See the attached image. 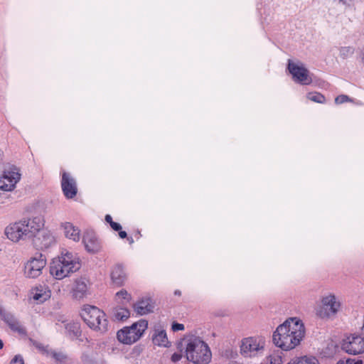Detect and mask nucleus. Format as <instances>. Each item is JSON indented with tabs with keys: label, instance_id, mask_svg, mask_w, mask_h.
Here are the masks:
<instances>
[{
	"label": "nucleus",
	"instance_id": "obj_1",
	"mask_svg": "<svg viewBox=\"0 0 364 364\" xmlns=\"http://www.w3.org/2000/svg\"><path fill=\"white\" fill-rule=\"evenodd\" d=\"M305 334L303 323L290 318L279 325L272 336L273 343L283 350H290L297 346Z\"/></svg>",
	"mask_w": 364,
	"mask_h": 364
},
{
	"label": "nucleus",
	"instance_id": "obj_2",
	"mask_svg": "<svg viewBox=\"0 0 364 364\" xmlns=\"http://www.w3.org/2000/svg\"><path fill=\"white\" fill-rule=\"evenodd\" d=\"M44 226V219L41 216L33 218L23 219L16 222L5 229V234L8 239L17 242L21 240L31 239L36 231Z\"/></svg>",
	"mask_w": 364,
	"mask_h": 364
},
{
	"label": "nucleus",
	"instance_id": "obj_3",
	"mask_svg": "<svg viewBox=\"0 0 364 364\" xmlns=\"http://www.w3.org/2000/svg\"><path fill=\"white\" fill-rule=\"evenodd\" d=\"M44 226V219L41 216L33 218L23 219L16 222L5 229V234L8 239L17 242L21 240L31 239L36 231Z\"/></svg>",
	"mask_w": 364,
	"mask_h": 364
},
{
	"label": "nucleus",
	"instance_id": "obj_4",
	"mask_svg": "<svg viewBox=\"0 0 364 364\" xmlns=\"http://www.w3.org/2000/svg\"><path fill=\"white\" fill-rule=\"evenodd\" d=\"M81 264L72 252L67 250L53 259L50 264V274L56 279H63L80 269Z\"/></svg>",
	"mask_w": 364,
	"mask_h": 364
},
{
	"label": "nucleus",
	"instance_id": "obj_5",
	"mask_svg": "<svg viewBox=\"0 0 364 364\" xmlns=\"http://www.w3.org/2000/svg\"><path fill=\"white\" fill-rule=\"evenodd\" d=\"M80 316L84 322L92 330L105 333L108 331V320L105 313L95 306L86 305Z\"/></svg>",
	"mask_w": 364,
	"mask_h": 364
},
{
	"label": "nucleus",
	"instance_id": "obj_6",
	"mask_svg": "<svg viewBox=\"0 0 364 364\" xmlns=\"http://www.w3.org/2000/svg\"><path fill=\"white\" fill-rule=\"evenodd\" d=\"M186 355L188 360L195 364H208L211 360L208 346L198 337H192L188 340Z\"/></svg>",
	"mask_w": 364,
	"mask_h": 364
},
{
	"label": "nucleus",
	"instance_id": "obj_7",
	"mask_svg": "<svg viewBox=\"0 0 364 364\" xmlns=\"http://www.w3.org/2000/svg\"><path fill=\"white\" fill-rule=\"evenodd\" d=\"M148 328V321L140 319L130 326H126L117 333L118 341L124 344L131 345L136 342Z\"/></svg>",
	"mask_w": 364,
	"mask_h": 364
},
{
	"label": "nucleus",
	"instance_id": "obj_8",
	"mask_svg": "<svg viewBox=\"0 0 364 364\" xmlns=\"http://www.w3.org/2000/svg\"><path fill=\"white\" fill-rule=\"evenodd\" d=\"M47 261L44 255L36 252L31 257L24 266V274L27 278L35 279L42 274L43 269L46 266Z\"/></svg>",
	"mask_w": 364,
	"mask_h": 364
},
{
	"label": "nucleus",
	"instance_id": "obj_9",
	"mask_svg": "<svg viewBox=\"0 0 364 364\" xmlns=\"http://www.w3.org/2000/svg\"><path fill=\"white\" fill-rule=\"evenodd\" d=\"M21 178L19 170L14 166L4 169L0 175V189L4 191H11L16 187Z\"/></svg>",
	"mask_w": 364,
	"mask_h": 364
},
{
	"label": "nucleus",
	"instance_id": "obj_10",
	"mask_svg": "<svg viewBox=\"0 0 364 364\" xmlns=\"http://www.w3.org/2000/svg\"><path fill=\"white\" fill-rule=\"evenodd\" d=\"M288 70L292 75L293 79L295 82L304 85H310L312 82V79L309 75V71L302 63L297 65L293 63L291 60H289Z\"/></svg>",
	"mask_w": 364,
	"mask_h": 364
},
{
	"label": "nucleus",
	"instance_id": "obj_11",
	"mask_svg": "<svg viewBox=\"0 0 364 364\" xmlns=\"http://www.w3.org/2000/svg\"><path fill=\"white\" fill-rule=\"evenodd\" d=\"M34 247L38 250H47L55 244V238L47 230L40 229L31 238Z\"/></svg>",
	"mask_w": 364,
	"mask_h": 364
},
{
	"label": "nucleus",
	"instance_id": "obj_12",
	"mask_svg": "<svg viewBox=\"0 0 364 364\" xmlns=\"http://www.w3.org/2000/svg\"><path fill=\"white\" fill-rule=\"evenodd\" d=\"M342 349L346 353L357 355L364 352V337L352 335L343 341Z\"/></svg>",
	"mask_w": 364,
	"mask_h": 364
},
{
	"label": "nucleus",
	"instance_id": "obj_13",
	"mask_svg": "<svg viewBox=\"0 0 364 364\" xmlns=\"http://www.w3.org/2000/svg\"><path fill=\"white\" fill-rule=\"evenodd\" d=\"M321 302L322 306L318 311V316L321 318H328L335 315L341 306L340 303L336 301V296L333 294L324 296Z\"/></svg>",
	"mask_w": 364,
	"mask_h": 364
},
{
	"label": "nucleus",
	"instance_id": "obj_14",
	"mask_svg": "<svg viewBox=\"0 0 364 364\" xmlns=\"http://www.w3.org/2000/svg\"><path fill=\"white\" fill-rule=\"evenodd\" d=\"M263 349V343L254 337H248L242 340L240 353L246 358L255 356L257 352Z\"/></svg>",
	"mask_w": 364,
	"mask_h": 364
},
{
	"label": "nucleus",
	"instance_id": "obj_15",
	"mask_svg": "<svg viewBox=\"0 0 364 364\" xmlns=\"http://www.w3.org/2000/svg\"><path fill=\"white\" fill-rule=\"evenodd\" d=\"M62 191L66 198L70 199L76 196L77 193V183L69 173L64 171L61 179Z\"/></svg>",
	"mask_w": 364,
	"mask_h": 364
},
{
	"label": "nucleus",
	"instance_id": "obj_16",
	"mask_svg": "<svg viewBox=\"0 0 364 364\" xmlns=\"http://www.w3.org/2000/svg\"><path fill=\"white\" fill-rule=\"evenodd\" d=\"M82 242L86 250L90 253H97L102 249V242L92 230H87L84 233Z\"/></svg>",
	"mask_w": 364,
	"mask_h": 364
},
{
	"label": "nucleus",
	"instance_id": "obj_17",
	"mask_svg": "<svg viewBox=\"0 0 364 364\" xmlns=\"http://www.w3.org/2000/svg\"><path fill=\"white\" fill-rule=\"evenodd\" d=\"M1 319L9 326L11 330L21 335L26 334V329L23 326L17 318L11 313L6 311H0Z\"/></svg>",
	"mask_w": 364,
	"mask_h": 364
},
{
	"label": "nucleus",
	"instance_id": "obj_18",
	"mask_svg": "<svg viewBox=\"0 0 364 364\" xmlns=\"http://www.w3.org/2000/svg\"><path fill=\"white\" fill-rule=\"evenodd\" d=\"M133 306L137 314L145 315L154 311V302L150 297L142 298L135 303Z\"/></svg>",
	"mask_w": 364,
	"mask_h": 364
},
{
	"label": "nucleus",
	"instance_id": "obj_19",
	"mask_svg": "<svg viewBox=\"0 0 364 364\" xmlns=\"http://www.w3.org/2000/svg\"><path fill=\"white\" fill-rule=\"evenodd\" d=\"M88 291L87 281L85 278H80L75 280L73 289V296L77 299H81L87 296Z\"/></svg>",
	"mask_w": 364,
	"mask_h": 364
},
{
	"label": "nucleus",
	"instance_id": "obj_20",
	"mask_svg": "<svg viewBox=\"0 0 364 364\" xmlns=\"http://www.w3.org/2000/svg\"><path fill=\"white\" fill-rule=\"evenodd\" d=\"M111 279L118 287L122 286L126 280V274L121 264H116L111 272Z\"/></svg>",
	"mask_w": 364,
	"mask_h": 364
},
{
	"label": "nucleus",
	"instance_id": "obj_21",
	"mask_svg": "<svg viewBox=\"0 0 364 364\" xmlns=\"http://www.w3.org/2000/svg\"><path fill=\"white\" fill-rule=\"evenodd\" d=\"M66 237L73 241H79L80 238V230L77 227L74 226L71 223H64L61 225Z\"/></svg>",
	"mask_w": 364,
	"mask_h": 364
},
{
	"label": "nucleus",
	"instance_id": "obj_22",
	"mask_svg": "<svg viewBox=\"0 0 364 364\" xmlns=\"http://www.w3.org/2000/svg\"><path fill=\"white\" fill-rule=\"evenodd\" d=\"M152 341L154 345L164 347H168L171 343L168 340L166 332L164 329L154 330Z\"/></svg>",
	"mask_w": 364,
	"mask_h": 364
},
{
	"label": "nucleus",
	"instance_id": "obj_23",
	"mask_svg": "<svg viewBox=\"0 0 364 364\" xmlns=\"http://www.w3.org/2000/svg\"><path fill=\"white\" fill-rule=\"evenodd\" d=\"M65 330L71 339H79L82 335L80 324L78 322H70L65 325Z\"/></svg>",
	"mask_w": 364,
	"mask_h": 364
},
{
	"label": "nucleus",
	"instance_id": "obj_24",
	"mask_svg": "<svg viewBox=\"0 0 364 364\" xmlns=\"http://www.w3.org/2000/svg\"><path fill=\"white\" fill-rule=\"evenodd\" d=\"M46 353L48 356L54 359L55 364H69L68 357L62 352H57L50 349L46 350Z\"/></svg>",
	"mask_w": 364,
	"mask_h": 364
},
{
	"label": "nucleus",
	"instance_id": "obj_25",
	"mask_svg": "<svg viewBox=\"0 0 364 364\" xmlns=\"http://www.w3.org/2000/svg\"><path fill=\"white\" fill-rule=\"evenodd\" d=\"M130 316V311L127 308L116 307L113 310V316L116 320L124 321Z\"/></svg>",
	"mask_w": 364,
	"mask_h": 364
},
{
	"label": "nucleus",
	"instance_id": "obj_26",
	"mask_svg": "<svg viewBox=\"0 0 364 364\" xmlns=\"http://www.w3.org/2000/svg\"><path fill=\"white\" fill-rule=\"evenodd\" d=\"M116 301L122 305H126L132 300V296L125 289H122L115 294Z\"/></svg>",
	"mask_w": 364,
	"mask_h": 364
},
{
	"label": "nucleus",
	"instance_id": "obj_27",
	"mask_svg": "<svg viewBox=\"0 0 364 364\" xmlns=\"http://www.w3.org/2000/svg\"><path fill=\"white\" fill-rule=\"evenodd\" d=\"M267 364H282V353L274 352L266 358Z\"/></svg>",
	"mask_w": 364,
	"mask_h": 364
},
{
	"label": "nucleus",
	"instance_id": "obj_28",
	"mask_svg": "<svg viewBox=\"0 0 364 364\" xmlns=\"http://www.w3.org/2000/svg\"><path fill=\"white\" fill-rule=\"evenodd\" d=\"M306 97L308 100H309L312 102H317V103H320V104H323L326 102L325 96L320 92H309L306 95Z\"/></svg>",
	"mask_w": 364,
	"mask_h": 364
},
{
	"label": "nucleus",
	"instance_id": "obj_29",
	"mask_svg": "<svg viewBox=\"0 0 364 364\" xmlns=\"http://www.w3.org/2000/svg\"><path fill=\"white\" fill-rule=\"evenodd\" d=\"M287 364H320L318 360L314 358L302 357L296 360H292Z\"/></svg>",
	"mask_w": 364,
	"mask_h": 364
},
{
	"label": "nucleus",
	"instance_id": "obj_30",
	"mask_svg": "<svg viewBox=\"0 0 364 364\" xmlns=\"http://www.w3.org/2000/svg\"><path fill=\"white\" fill-rule=\"evenodd\" d=\"M354 48L352 46H345L341 47L340 49V56L345 59L348 56L353 55L354 53Z\"/></svg>",
	"mask_w": 364,
	"mask_h": 364
},
{
	"label": "nucleus",
	"instance_id": "obj_31",
	"mask_svg": "<svg viewBox=\"0 0 364 364\" xmlns=\"http://www.w3.org/2000/svg\"><path fill=\"white\" fill-rule=\"evenodd\" d=\"M350 99L348 96L345 95H341L336 97L335 102L336 104H343L344 102H350Z\"/></svg>",
	"mask_w": 364,
	"mask_h": 364
},
{
	"label": "nucleus",
	"instance_id": "obj_32",
	"mask_svg": "<svg viewBox=\"0 0 364 364\" xmlns=\"http://www.w3.org/2000/svg\"><path fill=\"white\" fill-rule=\"evenodd\" d=\"M337 364H362V360H355L354 359L348 358L346 360H341Z\"/></svg>",
	"mask_w": 364,
	"mask_h": 364
},
{
	"label": "nucleus",
	"instance_id": "obj_33",
	"mask_svg": "<svg viewBox=\"0 0 364 364\" xmlns=\"http://www.w3.org/2000/svg\"><path fill=\"white\" fill-rule=\"evenodd\" d=\"M11 364H24V360L21 355H16L11 361Z\"/></svg>",
	"mask_w": 364,
	"mask_h": 364
},
{
	"label": "nucleus",
	"instance_id": "obj_34",
	"mask_svg": "<svg viewBox=\"0 0 364 364\" xmlns=\"http://www.w3.org/2000/svg\"><path fill=\"white\" fill-rule=\"evenodd\" d=\"M48 295L47 294H43L41 293L36 292L33 295V299L36 301H39L40 302H43L47 299Z\"/></svg>",
	"mask_w": 364,
	"mask_h": 364
},
{
	"label": "nucleus",
	"instance_id": "obj_35",
	"mask_svg": "<svg viewBox=\"0 0 364 364\" xmlns=\"http://www.w3.org/2000/svg\"><path fill=\"white\" fill-rule=\"evenodd\" d=\"M184 325L182 323H178L176 322H173L172 323L171 329L173 330V331H183L184 330Z\"/></svg>",
	"mask_w": 364,
	"mask_h": 364
},
{
	"label": "nucleus",
	"instance_id": "obj_36",
	"mask_svg": "<svg viewBox=\"0 0 364 364\" xmlns=\"http://www.w3.org/2000/svg\"><path fill=\"white\" fill-rule=\"evenodd\" d=\"M182 356L181 353H174L171 357V360L173 363H177L182 358Z\"/></svg>",
	"mask_w": 364,
	"mask_h": 364
},
{
	"label": "nucleus",
	"instance_id": "obj_37",
	"mask_svg": "<svg viewBox=\"0 0 364 364\" xmlns=\"http://www.w3.org/2000/svg\"><path fill=\"white\" fill-rule=\"evenodd\" d=\"M109 225L114 231H119L122 229L121 225L114 221Z\"/></svg>",
	"mask_w": 364,
	"mask_h": 364
},
{
	"label": "nucleus",
	"instance_id": "obj_38",
	"mask_svg": "<svg viewBox=\"0 0 364 364\" xmlns=\"http://www.w3.org/2000/svg\"><path fill=\"white\" fill-rule=\"evenodd\" d=\"M118 232H119V236L120 238L124 239V238L127 237V232L125 231L122 230V229H121Z\"/></svg>",
	"mask_w": 364,
	"mask_h": 364
},
{
	"label": "nucleus",
	"instance_id": "obj_39",
	"mask_svg": "<svg viewBox=\"0 0 364 364\" xmlns=\"http://www.w3.org/2000/svg\"><path fill=\"white\" fill-rule=\"evenodd\" d=\"M105 219V221L108 223L109 225L111 224L112 222H113L112 218L110 215H106Z\"/></svg>",
	"mask_w": 364,
	"mask_h": 364
},
{
	"label": "nucleus",
	"instance_id": "obj_40",
	"mask_svg": "<svg viewBox=\"0 0 364 364\" xmlns=\"http://www.w3.org/2000/svg\"><path fill=\"white\" fill-rule=\"evenodd\" d=\"M216 315L218 316H228V312L226 311H223L221 313H217Z\"/></svg>",
	"mask_w": 364,
	"mask_h": 364
},
{
	"label": "nucleus",
	"instance_id": "obj_41",
	"mask_svg": "<svg viewBox=\"0 0 364 364\" xmlns=\"http://www.w3.org/2000/svg\"><path fill=\"white\" fill-rule=\"evenodd\" d=\"M127 238L130 245L134 243V239L132 237H127Z\"/></svg>",
	"mask_w": 364,
	"mask_h": 364
},
{
	"label": "nucleus",
	"instance_id": "obj_42",
	"mask_svg": "<svg viewBox=\"0 0 364 364\" xmlns=\"http://www.w3.org/2000/svg\"><path fill=\"white\" fill-rule=\"evenodd\" d=\"M174 294L177 295V296H181V291L180 290H176L174 291Z\"/></svg>",
	"mask_w": 364,
	"mask_h": 364
},
{
	"label": "nucleus",
	"instance_id": "obj_43",
	"mask_svg": "<svg viewBox=\"0 0 364 364\" xmlns=\"http://www.w3.org/2000/svg\"><path fill=\"white\" fill-rule=\"evenodd\" d=\"M4 347V343L1 339H0V349H2Z\"/></svg>",
	"mask_w": 364,
	"mask_h": 364
},
{
	"label": "nucleus",
	"instance_id": "obj_44",
	"mask_svg": "<svg viewBox=\"0 0 364 364\" xmlns=\"http://www.w3.org/2000/svg\"><path fill=\"white\" fill-rule=\"evenodd\" d=\"M340 1L343 2V4H345V1L346 0H339Z\"/></svg>",
	"mask_w": 364,
	"mask_h": 364
},
{
	"label": "nucleus",
	"instance_id": "obj_45",
	"mask_svg": "<svg viewBox=\"0 0 364 364\" xmlns=\"http://www.w3.org/2000/svg\"><path fill=\"white\" fill-rule=\"evenodd\" d=\"M2 153L3 152H2L1 149H0V156L2 154Z\"/></svg>",
	"mask_w": 364,
	"mask_h": 364
},
{
	"label": "nucleus",
	"instance_id": "obj_46",
	"mask_svg": "<svg viewBox=\"0 0 364 364\" xmlns=\"http://www.w3.org/2000/svg\"><path fill=\"white\" fill-rule=\"evenodd\" d=\"M362 364H364V361L362 360Z\"/></svg>",
	"mask_w": 364,
	"mask_h": 364
}]
</instances>
